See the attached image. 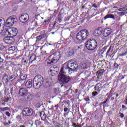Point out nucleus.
I'll use <instances>...</instances> for the list:
<instances>
[{
	"label": "nucleus",
	"mask_w": 127,
	"mask_h": 127,
	"mask_svg": "<svg viewBox=\"0 0 127 127\" xmlns=\"http://www.w3.org/2000/svg\"><path fill=\"white\" fill-rule=\"evenodd\" d=\"M35 79H37V82H39L41 85H43L44 84V79H43V77L40 75H37L35 77Z\"/></svg>",
	"instance_id": "nucleus-14"
},
{
	"label": "nucleus",
	"mask_w": 127,
	"mask_h": 127,
	"mask_svg": "<svg viewBox=\"0 0 127 127\" xmlns=\"http://www.w3.org/2000/svg\"><path fill=\"white\" fill-rule=\"evenodd\" d=\"M42 86L41 83L38 82V81L35 80V78H34L33 81V87L35 88L36 90H38V89H39Z\"/></svg>",
	"instance_id": "nucleus-13"
},
{
	"label": "nucleus",
	"mask_w": 127,
	"mask_h": 127,
	"mask_svg": "<svg viewBox=\"0 0 127 127\" xmlns=\"http://www.w3.org/2000/svg\"><path fill=\"white\" fill-rule=\"evenodd\" d=\"M49 87H50V85L49 84V83H48V82H47L45 85V87L49 88Z\"/></svg>",
	"instance_id": "nucleus-37"
},
{
	"label": "nucleus",
	"mask_w": 127,
	"mask_h": 127,
	"mask_svg": "<svg viewBox=\"0 0 127 127\" xmlns=\"http://www.w3.org/2000/svg\"><path fill=\"white\" fill-rule=\"evenodd\" d=\"M33 23L35 24V27H37L38 26V24H37V21H33Z\"/></svg>",
	"instance_id": "nucleus-38"
},
{
	"label": "nucleus",
	"mask_w": 127,
	"mask_h": 127,
	"mask_svg": "<svg viewBox=\"0 0 127 127\" xmlns=\"http://www.w3.org/2000/svg\"><path fill=\"white\" fill-rule=\"evenodd\" d=\"M17 118H18V119H20V116H17Z\"/></svg>",
	"instance_id": "nucleus-58"
},
{
	"label": "nucleus",
	"mask_w": 127,
	"mask_h": 127,
	"mask_svg": "<svg viewBox=\"0 0 127 127\" xmlns=\"http://www.w3.org/2000/svg\"><path fill=\"white\" fill-rule=\"evenodd\" d=\"M82 9H84V8H85V6H82Z\"/></svg>",
	"instance_id": "nucleus-57"
},
{
	"label": "nucleus",
	"mask_w": 127,
	"mask_h": 127,
	"mask_svg": "<svg viewBox=\"0 0 127 127\" xmlns=\"http://www.w3.org/2000/svg\"><path fill=\"white\" fill-rule=\"evenodd\" d=\"M121 13L122 14V13H123V12H121Z\"/></svg>",
	"instance_id": "nucleus-63"
},
{
	"label": "nucleus",
	"mask_w": 127,
	"mask_h": 127,
	"mask_svg": "<svg viewBox=\"0 0 127 127\" xmlns=\"http://www.w3.org/2000/svg\"><path fill=\"white\" fill-rule=\"evenodd\" d=\"M111 100H112V101L115 100V97H112L111 98Z\"/></svg>",
	"instance_id": "nucleus-51"
},
{
	"label": "nucleus",
	"mask_w": 127,
	"mask_h": 127,
	"mask_svg": "<svg viewBox=\"0 0 127 127\" xmlns=\"http://www.w3.org/2000/svg\"><path fill=\"white\" fill-rule=\"evenodd\" d=\"M64 72H65V70L62 68L58 75V79L61 84H67L70 81L69 76L65 75L67 72L64 73Z\"/></svg>",
	"instance_id": "nucleus-3"
},
{
	"label": "nucleus",
	"mask_w": 127,
	"mask_h": 127,
	"mask_svg": "<svg viewBox=\"0 0 127 127\" xmlns=\"http://www.w3.org/2000/svg\"><path fill=\"white\" fill-rule=\"evenodd\" d=\"M40 104H37L36 105V107H38V108H39V107H40Z\"/></svg>",
	"instance_id": "nucleus-49"
},
{
	"label": "nucleus",
	"mask_w": 127,
	"mask_h": 127,
	"mask_svg": "<svg viewBox=\"0 0 127 127\" xmlns=\"http://www.w3.org/2000/svg\"><path fill=\"white\" fill-rule=\"evenodd\" d=\"M125 124L127 125V116L126 117V120L125 121Z\"/></svg>",
	"instance_id": "nucleus-48"
},
{
	"label": "nucleus",
	"mask_w": 127,
	"mask_h": 127,
	"mask_svg": "<svg viewBox=\"0 0 127 127\" xmlns=\"http://www.w3.org/2000/svg\"><path fill=\"white\" fill-rule=\"evenodd\" d=\"M126 10H127V8H126L125 7H122L121 8V11H126Z\"/></svg>",
	"instance_id": "nucleus-40"
},
{
	"label": "nucleus",
	"mask_w": 127,
	"mask_h": 127,
	"mask_svg": "<svg viewBox=\"0 0 127 127\" xmlns=\"http://www.w3.org/2000/svg\"><path fill=\"white\" fill-rule=\"evenodd\" d=\"M124 117H125V115H124V114H123V113H120V118H124Z\"/></svg>",
	"instance_id": "nucleus-43"
},
{
	"label": "nucleus",
	"mask_w": 127,
	"mask_h": 127,
	"mask_svg": "<svg viewBox=\"0 0 127 127\" xmlns=\"http://www.w3.org/2000/svg\"><path fill=\"white\" fill-rule=\"evenodd\" d=\"M52 29H57L55 31H57L58 30V27L56 26V23H55L53 25Z\"/></svg>",
	"instance_id": "nucleus-27"
},
{
	"label": "nucleus",
	"mask_w": 127,
	"mask_h": 127,
	"mask_svg": "<svg viewBox=\"0 0 127 127\" xmlns=\"http://www.w3.org/2000/svg\"><path fill=\"white\" fill-rule=\"evenodd\" d=\"M36 59H39V57H36L35 55H33L30 57V61H31V62H33V61H35Z\"/></svg>",
	"instance_id": "nucleus-21"
},
{
	"label": "nucleus",
	"mask_w": 127,
	"mask_h": 127,
	"mask_svg": "<svg viewBox=\"0 0 127 127\" xmlns=\"http://www.w3.org/2000/svg\"><path fill=\"white\" fill-rule=\"evenodd\" d=\"M125 55H126V54H123L121 55L120 56H125Z\"/></svg>",
	"instance_id": "nucleus-53"
},
{
	"label": "nucleus",
	"mask_w": 127,
	"mask_h": 127,
	"mask_svg": "<svg viewBox=\"0 0 127 127\" xmlns=\"http://www.w3.org/2000/svg\"><path fill=\"white\" fill-rule=\"evenodd\" d=\"M89 35V31L86 29L80 31L76 35V39L78 41H82L87 39V37Z\"/></svg>",
	"instance_id": "nucleus-4"
},
{
	"label": "nucleus",
	"mask_w": 127,
	"mask_h": 127,
	"mask_svg": "<svg viewBox=\"0 0 127 127\" xmlns=\"http://www.w3.org/2000/svg\"><path fill=\"white\" fill-rule=\"evenodd\" d=\"M92 7H95V8H98V6L97 5V4L96 3H94L92 5Z\"/></svg>",
	"instance_id": "nucleus-39"
},
{
	"label": "nucleus",
	"mask_w": 127,
	"mask_h": 127,
	"mask_svg": "<svg viewBox=\"0 0 127 127\" xmlns=\"http://www.w3.org/2000/svg\"><path fill=\"white\" fill-rule=\"evenodd\" d=\"M4 25H5V20H4V19H0V27L4 26Z\"/></svg>",
	"instance_id": "nucleus-24"
},
{
	"label": "nucleus",
	"mask_w": 127,
	"mask_h": 127,
	"mask_svg": "<svg viewBox=\"0 0 127 127\" xmlns=\"http://www.w3.org/2000/svg\"><path fill=\"white\" fill-rule=\"evenodd\" d=\"M32 84H33V82L32 81V79H29L26 82L25 86L26 88H29L32 87Z\"/></svg>",
	"instance_id": "nucleus-16"
},
{
	"label": "nucleus",
	"mask_w": 127,
	"mask_h": 127,
	"mask_svg": "<svg viewBox=\"0 0 127 127\" xmlns=\"http://www.w3.org/2000/svg\"><path fill=\"white\" fill-rule=\"evenodd\" d=\"M85 101H90V98H89V97H86L85 98Z\"/></svg>",
	"instance_id": "nucleus-46"
},
{
	"label": "nucleus",
	"mask_w": 127,
	"mask_h": 127,
	"mask_svg": "<svg viewBox=\"0 0 127 127\" xmlns=\"http://www.w3.org/2000/svg\"><path fill=\"white\" fill-rule=\"evenodd\" d=\"M64 112H67L68 111V108L67 107L64 108Z\"/></svg>",
	"instance_id": "nucleus-45"
},
{
	"label": "nucleus",
	"mask_w": 127,
	"mask_h": 127,
	"mask_svg": "<svg viewBox=\"0 0 127 127\" xmlns=\"http://www.w3.org/2000/svg\"><path fill=\"white\" fill-rule=\"evenodd\" d=\"M26 63V61H24V63Z\"/></svg>",
	"instance_id": "nucleus-61"
},
{
	"label": "nucleus",
	"mask_w": 127,
	"mask_h": 127,
	"mask_svg": "<svg viewBox=\"0 0 127 127\" xmlns=\"http://www.w3.org/2000/svg\"><path fill=\"white\" fill-rule=\"evenodd\" d=\"M29 20V16L26 13H23L20 16L19 20L23 23H25Z\"/></svg>",
	"instance_id": "nucleus-8"
},
{
	"label": "nucleus",
	"mask_w": 127,
	"mask_h": 127,
	"mask_svg": "<svg viewBox=\"0 0 127 127\" xmlns=\"http://www.w3.org/2000/svg\"><path fill=\"white\" fill-rule=\"evenodd\" d=\"M36 61H40V59H39H39H37L36 60Z\"/></svg>",
	"instance_id": "nucleus-54"
},
{
	"label": "nucleus",
	"mask_w": 127,
	"mask_h": 127,
	"mask_svg": "<svg viewBox=\"0 0 127 127\" xmlns=\"http://www.w3.org/2000/svg\"><path fill=\"white\" fill-rule=\"evenodd\" d=\"M114 66L116 67V68H119V64L116 63L114 64Z\"/></svg>",
	"instance_id": "nucleus-41"
},
{
	"label": "nucleus",
	"mask_w": 127,
	"mask_h": 127,
	"mask_svg": "<svg viewBox=\"0 0 127 127\" xmlns=\"http://www.w3.org/2000/svg\"><path fill=\"white\" fill-rule=\"evenodd\" d=\"M92 97H96L98 95V92L94 91L92 93Z\"/></svg>",
	"instance_id": "nucleus-33"
},
{
	"label": "nucleus",
	"mask_w": 127,
	"mask_h": 127,
	"mask_svg": "<svg viewBox=\"0 0 127 127\" xmlns=\"http://www.w3.org/2000/svg\"><path fill=\"white\" fill-rule=\"evenodd\" d=\"M113 32V30L111 28H106L104 29L103 32V35L104 37H108Z\"/></svg>",
	"instance_id": "nucleus-11"
},
{
	"label": "nucleus",
	"mask_w": 127,
	"mask_h": 127,
	"mask_svg": "<svg viewBox=\"0 0 127 127\" xmlns=\"http://www.w3.org/2000/svg\"><path fill=\"white\" fill-rule=\"evenodd\" d=\"M40 116L41 117V120L43 121H45L46 120V114L44 111H42L40 114Z\"/></svg>",
	"instance_id": "nucleus-20"
},
{
	"label": "nucleus",
	"mask_w": 127,
	"mask_h": 127,
	"mask_svg": "<svg viewBox=\"0 0 127 127\" xmlns=\"http://www.w3.org/2000/svg\"><path fill=\"white\" fill-rule=\"evenodd\" d=\"M85 46L88 50H94L98 46V43L95 39L88 40L85 44Z\"/></svg>",
	"instance_id": "nucleus-5"
},
{
	"label": "nucleus",
	"mask_w": 127,
	"mask_h": 127,
	"mask_svg": "<svg viewBox=\"0 0 127 127\" xmlns=\"http://www.w3.org/2000/svg\"><path fill=\"white\" fill-rule=\"evenodd\" d=\"M125 79V77L123 76V77L121 78V80H123V79Z\"/></svg>",
	"instance_id": "nucleus-56"
},
{
	"label": "nucleus",
	"mask_w": 127,
	"mask_h": 127,
	"mask_svg": "<svg viewBox=\"0 0 127 127\" xmlns=\"http://www.w3.org/2000/svg\"><path fill=\"white\" fill-rule=\"evenodd\" d=\"M110 51H111V48H110L109 49V50H108L107 53H110Z\"/></svg>",
	"instance_id": "nucleus-47"
},
{
	"label": "nucleus",
	"mask_w": 127,
	"mask_h": 127,
	"mask_svg": "<svg viewBox=\"0 0 127 127\" xmlns=\"http://www.w3.org/2000/svg\"><path fill=\"white\" fill-rule=\"evenodd\" d=\"M33 114V110L31 108H26L23 110V115L29 117Z\"/></svg>",
	"instance_id": "nucleus-7"
},
{
	"label": "nucleus",
	"mask_w": 127,
	"mask_h": 127,
	"mask_svg": "<svg viewBox=\"0 0 127 127\" xmlns=\"http://www.w3.org/2000/svg\"><path fill=\"white\" fill-rule=\"evenodd\" d=\"M60 57H61V52L59 51L50 56L46 60V62L48 65H53L59 60Z\"/></svg>",
	"instance_id": "nucleus-2"
},
{
	"label": "nucleus",
	"mask_w": 127,
	"mask_h": 127,
	"mask_svg": "<svg viewBox=\"0 0 127 127\" xmlns=\"http://www.w3.org/2000/svg\"><path fill=\"white\" fill-rule=\"evenodd\" d=\"M16 76L14 74H13L9 76V80L12 82V81H14L15 80Z\"/></svg>",
	"instance_id": "nucleus-25"
},
{
	"label": "nucleus",
	"mask_w": 127,
	"mask_h": 127,
	"mask_svg": "<svg viewBox=\"0 0 127 127\" xmlns=\"http://www.w3.org/2000/svg\"><path fill=\"white\" fill-rule=\"evenodd\" d=\"M105 72V69H100L97 71L96 73V76H98V77H102L103 76V74H104V72Z\"/></svg>",
	"instance_id": "nucleus-19"
},
{
	"label": "nucleus",
	"mask_w": 127,
	"mask_h": 127,
	"mask_svg": "<svg viewBox=\"0 0 127 127\" xmlns=\"http://www.w3.org/2000/svg\"><path fill=\"white\" fill-rule=\"evenodd\" d=\"M58 20L59 21H62V16L61 14L58 15Z\"/></svg>",
	"instance_id": "nucleus-34"
},
{
	"label": "nucleus",
	"mask_w": 127,
	"mask_h": 127,
	"mask_svg": "<svg viewBox=\"0 0 127 127\" xmlns=\"http://www.w3.org/2000/svg\"><path fill=\"white\" fill-rule=\"evenodd\" d=\"M63 69L64 70V73H73V72H76L79 69V64L76 62L69 61L67 65L62 67Z\"/></svg>",
	"instance_id": "nucleus-1"
},
{
	"label": "nucleus",
	"mask_w": 127,
	"mask_h": 127,
	"mask_svg": "<svg viewBox=\"0 0 127 127\" xmlns=\"http://www.w3.org/2000/svg\"><path fill=\"white\" fill-rule=\"evenodd\" d=\"M72 127H82V126H81V125H77V124L76 123H73L72 125Z\"/></svg>",
	"instance_id": "nucleus-35"
},
{
	"label": "nucleus",
	"mask_w": 127,
	"mask_h": 127,
	"mask_svg": "<svg viewBox=\"0 0 127 127\" xmlns=\"http://www.w3.org/2000/svg\"><path fill=\"white\" fill-rule=\"evenodd\" d=\"M6 115L7 116V117H10V113H9L8 112H7L6 113Z\"/></svg>",
	"instance_id": "nucleus-44"
},
{
	"label": "nucleus",
	"mask_w": 127,
	"mask_h": 127,
	"mask_svg": "<svg viewBox=\"0 0 127 127\" xmlns=\"http://www.w3.org/2000/svg\"><path fill=\"white\" fill-rule=\"evenodd\" d=\"M49 73L51 75H52V74L57 75L58 74V67L50 68V70H49Z\"/></svg>",
	"instance_id": "nucleus-12"
},
{
	"label": "nucleus",
	"mask_w": 127,
	"mask_h": 127,
	"mask_svg": "<svg viewBox=\"0 0 127 127\" xmlns=\"http://www.w3.org/2000/svg\"><path fill=\"white\" fill-rule=\"evenodd\" d=\"M10 124H11V122H10V121H8V123L7 122H5V123H3V125L5 127H7V126H9V125H10Z\"/></svg>",
	"instance_id": "nucleus-29"
},
{
	"label": "nucleus",
	"mask_w": 127,
	"mask_h": 127,
	"mask_svg": "<svg viewBox=\"0 0 127 127\" xmlns=\"http://www.w3.org/2000/svg\"><path fill=\"white\" fill-rule=\"evenodd\" d=\"M82 48V46H78L77 47L78 49H80V48Z\"/></svg>",
	"instance_id": "nucleus-52"
},
{
	"label": "nucleus",
	"mask_w": 127,
	"mask_h": 127,
	"mask_svg": "<svg viewBox=\"0 0 127 127\" xmlns=\"http://www.w3.org/2000/svg\"><path fill=\"white\" fill-rule=\"evenodd\" d=\"M41 124V123L38 121V120H36L35 122V124L36 125V126H39V125H40Z\"/></svg>",
	"instance_id": "nucleus-32"
},
{
	"label": "nucleus",
	"mask_w": 127,
	"mask_h": 127,
	"mask_svg": "<svg viewBox=\"0 0 127 127\" xmlns=\"http://www.w3.org/2000/svg\"><path fill=\"white\" fill-rule=\"evenodd\" d=\"M6 26L7 27H10V26H12V24H11L9 21H7V19L6 20Z\"/></svg>",
	"instance_id": "nucleus-26"
},
{
	"label": "nucleus",
	"mask_w": 127,
	"mask_h": 127,
	"mask_svg": "<svg viewBox=\"0 0 127 127\" xmlns=\"http://www.w3.org/2000/svg\"><path fill=\"white\" fill-rule=\"evenodd\" d=\"M49 45H51V44H49Z\"/></svg>",
	"instance_id": "nucleus-62"
},
{
	"label": "nucleus",
	"mask_w": 127,
	"mask_h": 127,
	"mask_svg": "<svg viewBox=\"0 0 127 127\" xmlns=\"http://www.w3.org/2000/svg\"><path fill=\"white\" fill-rule=\"evenodd\" d=\"M7 19V21H9L10 23H11L12 25H13V24L16 23V21H14L15 18H13L11 16L9 17Z\"/></svg>",
	"instance_id": "nucleus-18"
},
{
	"label": "nucleus",
	"mask_w": 127,
	"mask_h": 127,
	"mask_svg": "<svg viewBox=\"0 0 127 127\" xmlns=\"http://www.w3.org/2000/svg\"><path fill=\"white\" fill-rule=\"evenodd\" d=\"M103 32V29L101 28H98L97 30H96L94 32V35L95 36H100L102 34Z\"/></svg>",
	"instance_id": "nucleus-15"
},
{
	"label": "nucleus",
	"mask_w": 127,
	"mask_h": 127,
	"mask_svg": "<svg viewBox=\"0 0 127 127\" xmlns=\"http://www.w3.org/2000/svg\"><path fill=\"white\" fill-rule=\"evenodd\" d=\"M0 110L2 112H5V111L8 110V107L0 108Z\"/></svg>",
	"instance_id": "nucleus-31"
},
{
	"label": "nucleus",
	"mask_w": 127,
	"mask_h": 127,
	"mask_svg": "<svg viewBox=\"0 0 127 127\" xmlns=\"http://www.w3.org/2000/svg\"><path fill=\"white\" fill-rule=\"evenodd\" d=\"M16 39V37H13L11 36H10L9 37L7 36L4 38V41L8 44H11L12 43H13V42L15 41Z\"/></svg>",
	"instance_id": "nucleus-10"
},
{
	"label": "nucleus",
	"mask_w": 127,
	"mask_h": 127,
	"mask_svg": "<svg viewBox=\"0 0 127 127\" xmlns=\"http://www.w3.org/2000/svg\"><path fill=\"white\" fill-rule=\"evenodd\" d=\"M98 85H99V83L97 84L94 87V89L95 91H99V90H100V87H99Z\"/></svg>",
	"instance_id": "nucleus-30"
},
{
	"label": "nucleus",
	"mask_w": 127,
	"mask_h": 127,
	"mask_svg": "<svg viewBox=\"0 0 127 127\" xmlns=\"http://www.w3.org/2000/svg\"><path fill=\"white\" fill-rule=\"evenodd\" d=\"M107 18H112V19H115V15L112 14H108L104 17V19H107Z\"/></svg>",
	"instance_id": "nucleus-22"
},
{
	"label": "nucleus",
	"mask_w": 127,
	"mask_h": 127,
	"mask_svg": "<svg viewBox=\"0 0 127 127\" xmlns=\"http://www.w3.org/2000/svg\"><path fill=\"white\" fill-rule=\"evenodd\" d=\"M8 101H9V97H7L6 98H4V99L3 100L4 103H7V102H8Z\"/></svg>",
	"instance_id": "nucleus-36"
},
{
	"label": "nucleus",
	"mask_w": 127,
	"mask_h": 127,
	"mask_svg": "<svg viewBox=\"0 0 127 127\" xmlns=\"http://www.w3.org/2000/svg\"><path fill=\"white\" fill-rule=\"evenodd\" d=\"M106 50V48H103L101 50L100 52L99 53V55H102V54H104V52H105V51Z\"/></svg>",
	"instance_id": "nucleus-28"
},
{
	"label": "nucleus",
	"mask_w": 127,
	"mask_h": 127,
	"mask_svg": "<svg viewBox=\"0 0 127 127\" xmlns=\"http://www.w3.org/2000/svg\"><path fill=\"white\" fill-rule=\"evenodd\" d=\"M125 108H126V106H125L124 105H122V108L125 109Z\"/></svg>",
	"instance_id": "nucleus-50"
},
{
	"label": "nucleus",
	"mask_w": 127,
	"mask_h": 127,
	"mask_svg": "<svg viewBox=\"0 0 127 127\" xmlns=\"http://www.w3.org/2000/svg\"><path fill=\"white\" fill-rule=\"evenodd\" d=\"M108 101H109V99H107L105 101L102 102L101 105H103L104 104H106V103H107L108 102Z\"/></svg>",
	"instance_id": "nucleus-42"
},
{
	"label": "nucleus",
	"mask_w": 127,
	"mask_h": 127,
	"mask_svg": "<svg viewBox=\"0 0 127 127\" xmlns=\"http://www.w3.org/2000/svg\"><path fill=\"white\" fill-rule=\"evenodd\" d=\"M119 97V94L118 93L116 94V98H118Z\"/></svg>",
	"instance_id": "nucleus-55"
},
{
	"label": "nucleus",
	"mask_w": 127,
	"mask_h": 127,
	"mask_svg": "<svg viewBox=\"0 0 127 127\" xmlns=\"http://www.w3.org/2000/svg\"><path fill=\"white\" fill-rule=\"evenodd\" d=\"M3 83L6 84L8 82V75L6 73H4L3 77L2 79Z\"/></svg>",
	"instance_id": "nucleus-17"
},
{
	"label": "nucleus",
	"mask_w": 127,
	"mask_h": 127,
	"mask_svg": "<svg viewBox=\"0 0 127 127\" xmlns=\"http://www.w3.org/2000/svg\"><path fill=\"white\" fill-rule=\"evenodd\" d=\"M18 33V31L17 30V29H16V28H12L10 29V31H6V33H8V35H10L12 37H16V39L17 38L16 35H17Z\"/></svg>",
	"instance_id": "nucleus-6"
},
{
	"label": "nucleus",
	"mask_w": 127,
	"mask_h": 127,
	"mask_svg": "<svg viewBox=\"0 0 127 127\" xmlns=\"http://www.w3.org/2000/svg\"><path fill=\"white\" fill-rule=\"evenodd\" d=\"M44 37V34L40 35L36 37V42L40 41Z\"/></svg>",
	"instance_id": "nucleus-23"
},
{
	"label": "nucleus",
	"mask_w": 127,
	"mask_h": 127,
	"mask_svg": "<svg viewBox=\"0 0 127 127\" xmlns=\"http://www.w3.org/2000/svg\"><path fill=\"white\" fill-rule=\"evenodd\" d=\"M1 85H2V84L0 83V86H1Z\"/></svg>",
	"instance_id": "nucleus-60"
},
{
	"label": "nucleus",
	"mask_w": 127,
	"mask_h": 127,
	"mask_svg": "<svg viewBox=\"0 0 127 127\" xmlns=\"http://www.w3.org/2000/svg\"><path fill=\"white\" fill-rule=\"evenodd\" d=\"M54 33H55L54 32H52V34H54Z\"/></svg>",
	"instance_id": "nucleus-59"
},
{
	"label": "nucleus",
	"mask_w": 127,
	"mask_h": 127,
	"mask_svg": "<svg viewBox=\"0 0 127 127\" xmlns=\"http://www.w3.org/2000/svg\"><path fill=\"white\" fill-rule=\"evenodd\" d=\"M18 95L20 97H26L28 95V90L24 88H20L18 91Z\"/></svg>",
	"instance_id": "nucleus-9"
}]
</instances>
